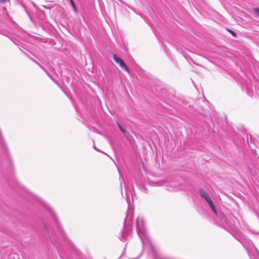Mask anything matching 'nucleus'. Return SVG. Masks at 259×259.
<instances>
[{
  "instance_id": "obj_1",
  "label": "nucleus",
  "mask_w": 259,
  "mask_h": 259,
  "mask_svg": "<svg viewBox=\"0 0 259 259\" xmlns=\"http://www.w3.org/2000/svg\"><path fill=\"white\" fill-rule=\"evenodd\" d=\"M113 59L117 63L121 68L124 69L126 71L128 70V67L124 62V61L120 59L117 55H113Z\"/></svg>"
},
{
  "instance_id": "obj_2",
  "label": "nucleus",
  "mask_w": 259,
  "mask_h": 259,
  "mask_svg": "<svg viewBox=\"0 0 259 259\" xmlns=\"http://www.w3.org/2000/svg\"><path fill=\"white\" fill-rule=\"evenodd\" d=\"M96 123L88 121V127L91 131L96 133L97 130L96 127Z\"/></svg>"
},
{
  "instance_id": "obj_3",
  "label": "nucleus",
  "mask_w": 259,
  "mask_h": 259,
  "mask_svg": "<svg viewBox=\"0 0 259 259\" xmlns=\"http://www.w3.org/2000/svg\"><path fill=\"white\" fill-rule=\"evenodd\" d=\"M199 193L200 196L202 198H204L206 201L210 198V197L207 194V193L204 190L200 189Z\"/></svg>"
},
{
  "instance_id": "obj_4",
  "label": "nucleus",
  "mask_w": 259,
  "mask_h": 259,
  "mask_svg": "<svg viewBox=\"0 0 259 259\" xmlns=\"http://www.w3.org/2000/svg\"><path fill=\"white\" fill-rule=\"evenodd\" d=\"M206 201L208 202V203L209 204V206H210V207L211 208L212 210H213V211L215 213L217 214V210L215 209V206H214V205L212 202V201L211 200V198H210L209 199H208L207 200H206Z\"/></svg>"
},
{
  "instance_id": "obj_5",
  "label": "nucleus",
  "mask_w": 259,
  "mask_h": 259,
  "mask_svg": "<svg viewBox=\"0 0 259 259\" xmlns=\"http://www.w3.org/2000/svg\"><path fill=\"white\" fill-rule=\"evenodd\" d=\"M117 124L121 132L125 135V137L127 138V135H129V134L126 132V130L122 127L120 123L117 122Z\"/></svg>"
},
{
  "instance_id": "obj_6",
  "label": "nucleus",
  "mask_w": 259,
  "mask_h": 259,
  "mask_svg": "<svg viewBox=\"0 0 259 259\" xmlns=\"http://www.w3.org/2000/svg\"><path fill=\"white\" fill-rule=\"evenodd\" d=\"M45 228H46V231L47 232V233H48V235H49V237H50V240H51V242H52V243L54 244V243H54V241H53V240L52 239V235L50 234V233L49 232L48 227H47L46 225H45Z\"/></svg>"
},
{
  "instance_id": "obj_7",
  "label": "nucleus",
  "mask_w": 259,
  "mask_h": 259,
  "mask_svg": "<svg viewBox=\"0 0 259 259\" xmlns=\"http://www.w3.org/2000/svg\"><path fill=\"white\" fill-rule=\"evenodd\" d=\"M15 258L18 259L17 255L15 254H11L9 256V259H15Z\"/></svg>"
},
{
  "instance_id": "obj_8",
  "label": "nucleus",
  "mask_w": 259,
  "mask_h": 259,
  "mask_svg": "<svg viewBox=\"0 0 259 259\" xmlns=\"http://www.w3.org/2000/svg\"><path fill=\"white\" fill-rule=\"evenodd\" d=\"M70 3H71V6L74 10V11L75 12H77V10H76V7L75 6V4L73 1V0H70Z\"/></svg>"
},
{
  "instance_id": "obj_9",
  "label": "nucleus",
  "mask_w": 259,
  "mask_h": 259,
  "mask_svg": "<svg viewBox=\"0 0 259 259\" xmlns=\"http://www.w3.org/2000/svg\"><path fill=\"white\" fill-rule=\"evenodd\" d=\"M253 12L255 13V14L259 17V8H254L253 9Z\"/></svg>"
},
{
  "instance_id": "obj_10",
  "label": "nucleus",
  "mask_w": 259,
  "mask_h": 259,
  "mask_svg": "<svg viewBox=\"0 0 259 259\" xmlns=\"http://www.w3.org/2000/svg\"><path fill=\"white\" fill-rule=\"evenodd\" d=\"M227 30L231 34H232L234 36H236V34L235 33V32L229 29H227Z\"/></svg>"
},
{
  "instance_id": "obj_11",
  "label": "nucleus",
  "mask_w": 259,
  "mask_h": 259,
  "mask_svg": "<svg viewBox=\"0 0 259 259\" xmlns=\"http://www.w3.org/2000/svg\"><path fill=\"white\" fill-rule=\"evenodd\" d=\"M57 227L58 228L59 231H60V233H61V232H62L61 229L60 228V227L57 224Z\"/></svg>"
},
{
  "instance_id": "obj_12",
  "label": "nucleus",
  "mask_w": 259,
  "mask_h": 259,
  "mask_svg": "<svg viewBox=\"0 0 259 259\" xmlns=\"http://www.w3.org/2000/svg\"><path fill=\"white\" fill-rule=\"evenodd\" d=\"M93 143H94L93 148H94V149H95V150H97V148H96V147L95 144V142H94V141H93Z\"/></svg>"
},
{
  "instance_id": "obj_13",
  "label": "nucleus",
  "mask_w": 259,
  "mask_h": 259,
  "mask_svg": "<svg viewBox=\"0 0 259 259\" xmlns=\"http://www.w3.org/2000/svg\"><path fill=\"white\" fill-rule=\"evenodd\" d=\"M46 207L48 208V209H49V211H51V209H50V208L49 207V206H46Z\"/></svg>"
}]
</instances>
